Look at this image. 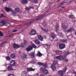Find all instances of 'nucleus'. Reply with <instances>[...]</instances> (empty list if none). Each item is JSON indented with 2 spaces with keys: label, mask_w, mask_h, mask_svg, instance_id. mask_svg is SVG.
Returning <instances> with one entry per match:
<instances>
[{
  "label": "nucleus",
  "mask_w": 76,
  "mask_h": 76,
  "mask_svg": "<svg viewBox=\"0 0 76 76\" xmlns=\"http://www.w3.org/2000/svg\"><path fill=\"white\" fill-rule=\"evenodd\" d=\"M5 9L6 11L7 12H10V11H11V13L12 15H16V13L18 12H19V9L18 8H16L15 9V11L14 10H12V9L8 8L7 7H6L5 8Z\"/></svg>",
  "instance_id": "obj_1"
},
{
  "label": "nucleus",
  "mask_w": 76,
  "mask_h": 76,
  "mask_svg": "<svg viewBox=\"0 0 76 76\" xmlns=\"http://www.w3.org/2000/svg\"><path fill=\"white\" fill-rule=\"evenodd\" d=\"M69 53H68L67 52L65 54V56H64V58L63 56L61 55L59 56H56L55 57V58L57 60H63V59H64L65 58H66V56H67V55H69Z\"/></svg>",
  "instance_id": "obj_2"
},
{
  "label": "nucleus",
  "mask_w": 76,
  "mask_h": 76,
  "mask_svg": "<svg viewBox=\"0 0 76 76\" xmlns=\"http://www.w3.org/2000/svg\"><path fill=\"white\" fill-rule=\"evenodd\" d=\"M2 24V26L5 25L6 26H10V24L9 23L6 22V21L4 20H2V21L0 22Z\"/></svg>",
  "instance_id": "obj_3"
},
{
  "label": "nucleus",
  "mask_w": 76,
  "mask_h": 76,
  "mask_svg": "<svg viewBox=\"0 0 76 76\" xmlns=\"http://www.w3.org/2000/svg\"><path fill=\"white\" fill-rule=\"evenodd\" d=\"M66 70H67V68H65L63 69V71L60 70L58 72V74H59V75L60 76H63L64 73L66 72Z\"/></svg>",
  "instance_id": "obj_4"
},
{
  "label": "nucleus",
  "mask_w": 76,
  "mask_h": 76,
  "mask_svg": "<svg viewBox=\"0 0 76 76\" xmlns=\"http://www.w3.org/2000/svg\"><path fill=\"white\" fill-rule=\"evenodd\" d=\"M40 19H40V18L39 17L37 18L36 19L33 20L29 22L28 23H27V26H29V25H30L31 24V23H32L34 22L35 20H40Z\"/></svg>",
  "instance_id": "obj_5"
},
{
  "label": "nucleus",
  "mask_w": 76,
  "mask_h": 76,
  "mask_svg": "<svg viewBox=\"0 0 76 76\" xmlns=\"http://www.w3.org/2000/svg\"><path fill=\"white\" fill-rule=\"evenodd\" d=\"M40 71H41L43 73H45V74H47L48 73V71L45 69H44L43 68L40 69Z\"/></svg>",
  "instance_id": "obj_6"
},
{
  "label": "nucleus",
  "mask_w": 76,
  "mask_h": 76,
  "mask_svg": "<svg viewBox=\"0 0 76 76\" xmlns=\"http://www.w3.org/2000/svg\"><path fill=\"white\" fill-rule=\"evenodd\" d=\"M59 48L61 50H62V49H64L65 48V44L63 43H61L59 44Z\"/></svg>",
  "instance_id": "obj_7"
},
{
  "label": "nucleus",
  "mask_w": 76,
  "mask_h": 76,
  "mask_svg": "<svg viewBox=\"0 0 76 76\" xmlns=\"http://www.w3.org/2000/svg\"><path fill=\"white\" fill-rule=\"evenodd\" d=\"M35 69H33L32 68H29L27 69V72H31L32 71H35Z\"/></svg>",
  "instance_id": "obj_8"
},
{
  "label": "nucleus",
  "mask_w": 76,
  "mask_h": 76,
  "mask_svg": "<svg viewBox=\"0 0 76 76\" xmlns=\"http://www.w3.org/2000/svg\"><path fill=\"white\" fill-rule=\"evenodd\" d=\"M32 50V47L31 46H29L28 48L26 49V50L28 52V51H30Z\"/></svg>",
  "instance_id": "obj_9"
},
{
  "label": "nucleus",
  "mask_w": 76,
  "mask_h": 76,
  "mask_svg": "<svg viewBox=\"0 0 76 76\" xmlns=\"http://www.w3.org/2000/svg\"><path fill=\"white\" fill-rule=\"evenodd\" d=\"M38 39L40 41H43V37L41 36V35H39L38 36Z\"/></svg>",
  "instance_id": "obj_10"
},
{
  "label": "nucleus",
  "mask_w": 76,
  "mask_h": 76,
  "mask_svg": "<svg viewBox=\"0 0 76 76\" xmlns=\"http://www.w3.org/2000/svg\"><path fill=\"white\" fill-rule=\"evenodd\" d=\"M13 46L15 48H18L20 47V46L17 44H13Z\"/></svg>",
  "instance_id": "obj_11"
},
{
  "label": "nucleus",
  "mask_w": 76,
  "mask_h": 76,
  "mask_svg": "<svg viewBox=\"0 0 76 76\" xmlns=\"http://www.w3.org/2000/svg\"><path fill=\"white\" fill-rule=\"evenodd\" d=\"M10 65L11 66H15V61L12 60L11 61Z\"/></svg>",
  "instance_id": "obj_12"
},
{
  "label": "nucleus",
  "mask_w": 76,
  "mask_h": 76,
  "mask_svg": "<svg viewBox=\"0 0 76 76\" xmlns=\"http://www.w3.org/2000/svg\"><path fill=\"white\" fill-rule=\"evenodd\" d=\"M31 35H36V31L34 30H32L31 31Z\"/></svg>",
  "instance_id": "obj_13"
},
{
  "label": "nucleus",
  "mask_w": 76,
  "mask_h": 76,
  "mask_svg": "<svg viewBox=\"0 0 76 76\" xmlns=\"http://www.w3.org/2000/svg\"><path fill=\"white\" fill-rule=\"evenodd\" d=\"M34 43L36 44H40V42L38 39H36L34 41Z\"/></svg>",
  "instance_id": "obj_14"
},
{
  "label": "nucleus",
  "mask_w": 76,
  "mask_h": 76,
  "mask_svg": "<svg viewBox=\"0 0 76 76\" xmlns=\"http://www.w3.org/2000/svg\"><path fill=\"white\" fill-rule=\"evenodd\" d=\"M51 68L54 71L56 70V68L54 65L52 64L51 66Z\"/></svg>",
  "instance_id": "obj_15"
},
{
  "label": "nucleus",
  "mask_w": 76,
  "mask_h": 76,
  "mask_svg": "<svg viewBox=\"0 0 76 76\" xmlns=\"http://www.w3.org/2000/svg\"><path fill=\"white\" fill-rule=\"evenodd\" d=\"M74 28H71L70 29L68 30V31H66V32L68 33L69 32H72V31H74Z\"/></svg>",
  "instance_id": "obj_16"
},
{
  "label": "nucleus",
  "mask_w": 76,
  "mask_h": 76,
  "mask_svg": "<svg viewBox=\"0 0 76 76\" xmlns=\"http://www.w3.org/2000/svg\"><path fill=\"white\" fill-rule=\"evenodd\" d=\"M7 69L9 71H12V70H13V69L10 66H8L7 68Z\"/></svg>",
  "instance_id": "obj_17"
},
{
  "label": "nucleus",
  "mask_w": 76,
  "mask_h": 76,
  "mask_svg": "<svg viewBox=\"0 0 76 76\" xmlns=\"http://www.w3.org/2000/svg\"><path fill=\"white\" fill-rule=\"evenodd\" d=\"M11 57L12 58H15L16 57V56L15 54V53H12L11 54Z\"/></svg>",
  "instance_id": "obj_18"
},
{
  "label": "nucleus",
  "mask_w": 76,
  "mask_h": 76,
  "mask_svg": "<svg viewBox=\"0 0 76 76\" xmlns=\"http://www.w3.org/2000/svg\"><path fill=\"white\" fill-rule=\"evenodd\" d=\"M27 0H23L22 1H21V3L23 4H25L26 3H27Z\"/></svg>",
  "instance_id": "obj_19"
},
{
  "label": "nucleus",
  "mask_w": 76,
  "mask_h": 76,
  "mask_svg": "<svg viewBox=\"0 0 76 76\" xmlns=\"http://www.w3.org/2000/svg\"><path fill=\"white\" fill-rule=\"evenodd\" d=\"M28 73V72L26 71H24L22 72V75H26Z\"/></svg>",
  "instance_id": "obj_20"
},
{
  "label": "nucleus",
  "mask_w": 76,
  "mask_h": 76,
  "mask_svg": "<svg viewBox=\"0 0 76 76\" xmlns=\"http://www.w3.org/2000/svg\"><path fill=\"white\" fill-rule=\"evenodd\" d=\"M37 56H38V57H41V56H42V54L40 53V52L39 51L38 52V53L37 54Z\"/></svg>",
  "instance_id": "obj_21"
},
{
  "label": "nucleus",
  "mask_w": 76,
  "mask_h": 76,
  "mask_svg": "<svg viewBox=\"0 0 76 76\" xmlns=\"http://www.w3.org/2000/svg\"><path fill=\"white\" fill-rule=\"evenodd\" d=\"M62 28L64 29H66L67 28V26H66L64 25V24H62Z\"/></svg>",
  "instance_id": "obj_22"
},
{
  "label": "nucleus",
  "mask_w": 76,
  "mask_h": 76,
  "mask_svg": "<svg viewBox=\"0 0 76 76\" xmlns=\"http://www.w3.org/2000/svg\"><path fill=\"white\" fill-rule=\"evenodd\" d=\"M24 44L26 45H28V42L26 40H24Z\"/></svg>",
  "instance_id": "obj_23"
},
{
  "label": "nucleus",
  "mask_w": 76,
  "mask_h": 76,
  "mask_svg": "<svg viewBox=\"0 0 76 76\" xmlns=\"http://www.w3.org/2000/svg\"><path fill=\"white\" fill-rule=\"evenodd\" d=\"M32 9H34V7H27L26 8V9L27 10H29V9H30L31 8Z\"/></svg>",
  "instance_id": "obj_24"
},
{
  "label": "nucleus",
  "mask_w": 76,
  "mask_h": 76,
  "mask_svg": "<svg viewBox=\"0 0 76 76\" xmlns=\"http://www.w3.org/2000/svg\"><path fill=\"white\" fill-rule=\"evenodd\" d=\"M58 26H59V25H57L56 26V31H57L58 29H59V28H58Z\"/></svg>",
  "instance_id": "obj_25"
},
{
  "label": "nucleus",
  "mask_w": 76,
  "mask_h": 76,
  "mask_svg": "<svg viewBox=\"0 0 76 76\" xmlns=\"http://www.w3.org/2000/svg\"><path fill=\"white\" fill-rule=\"evenodd\" d=\"M65 9V7H62L59 10H58V11L59 12H60L61 11V10H63V9Z\"/></svg>",
  "instance_id": "obj_26"
},
{
  "label": "nucleus",
  "mask_w": 76,
  "mask_h": 76,
  "mask_svg": "<svg viewBox=\"0 0 76 76\" xmlns=\"http://www.w3.org/2000/svg\"><path fill=\"white\" fill-rule=\"evenodd\" d=\"M51 35L52 36V38L54 39V38H55V37H56V36L55 35V34L52 33L51 34Z\"/></svg>",
  "instance_id": "obj_27"
},
{
  "label": "nucleus",
  "mask_w": 76,
  "mask_h": 76,
  "mask_svg": "<svg viewBox=\"0 0 76 76\" xmlns=\"http://www.w3.org/2000/svg\"><path fill=\"white\" fill-rule=\"evenodd\" d=\"M69 18L70 19H73L74 18V16L73 15H70L69 16Z\"/></svg>",
  "instance_id": "obj_28"
},
{
  "label": "nucleus",
  "mask_w": 76,
  "mask_h": 76,
  "mask_svg": "<svg viewBox=\"0 0 76 76\" xmlns=\"http://www.w3.org/2000/svg\"><path fill=\"white\" fill-rule=\"evenodd\" d=\"M32 46L33 48H37V46H36V45H35L34 43L32 44Z\"/></svg>",
  "instance_id": "obj_29"
},
{
  "label": "nucleus",
  "mask_w": 76,
  "mask_h": 76,
  "mask_svg": "<svg viewBox=\"0 0 76 76\" xmlns=\"http://www.w3.org/2000/svg\"><path fill=\"white\" fill-rule=\"evenodd\" d=\"M6 60H7L8 61H10V57L9 56H7L6 57Z\"/></svg>",
  "instance_id": "obj_30"
},
{
  "label": "nucleus",
  "mask_w": 76,
  "mask_h": 76,
  "mask_svg": "<svg viewBox=\"0 0 76 76\" xmlns=\"http://www.w3.org/2000/svg\"><path fill=\"white\" fill-rule=\"evenodd\" d=\"M53 65H56V64H57V61H54L53 62Z\"/></svg>",
  "instance_id": "obj_31"
},
{
  "label": "nucleus",
  "mask_w": 76,
  "mask_h": 76,
  "mask_svg": "<svg viewBox=\"0 0 76 76\" xmlns=\"http://www.w3.org/2000/svg\"><path fill=\"white\" fill-rule=\"evenodd\" d=\"M34 54H35V53H30V56H31V57H34Z\"/></svg>",
  "instance_id": "obj_32"
},
{
  "label": "nucleus",
  "mask_w": 76,
  "mask_h": 76,
  "mask_svg": "<svg viewBox=\"0 0 76 76\" xmlns=\"http://www.w3.org/2000/svg\"><path fill=\"white\" fill-rule=\"evenodd\" d=\"M61 41L63 42H67V40H64V39L61 40Z\"/></svg>",
  "instance_id": "obj_33"
},
{
  "label": "nucleus",
  "mask_w": 76,
  "mask_h": 76,
  "mask_svg": "<svg viewBox=\"0 0 76 76\" xmlns=\"http://www.w3.org/2000/svg\"><path fill=\"white\" fill-rule=\"evenodd\" d=\"M43 63H41L40 62H39L38 63V64L39 66H42V65H43Z\"/></svg>",
  "instance_id": "obj_34"
},
{
  "label": "nucleus",
  "mask_w": 76,
  "mask_h": 76,
  "mask_svg": "<svg viewBox=\"0 0 76 76\" xmlns=\"http://www.w3.org/2000/svg\"><path fill=\"white\" fill-rule=\"evenodd\" d=\"M64 62H66V63L67 62H68V61H69V60H68V59H65L64 60Z\"/></svg>",
  "instance_id": "obj_35"
},
{
  "label": "nucleus",
  "mask_w": 76,
  "mask_h": 76,
  "mask_svg": "<svg viewBox=\"0 0 76 76\" xmlns=\"http://www.w3.org/2000/svg\"><path fill=\"white\" fill-rule=\"evenodd\" d=\"M2 36H3V34L1 33V31H0V36L2 37Z\"/></svg>",
  "instance_id": "obj_36"
},
{
  "label": "nucleus",
  "mask_w": 76,
  "mask_h": 76,
  "mask_svg": "<svg viewBox=\"0 0 76 76\" xmlns=\"http://www.w3.org/2000/svg\"><path fill=\"white\" fill-rule=\"evenodd\" d=\"M59 53V50H57V51H56V54H58Z\"/></svg>",
  "instance_id": "obj_37"
},
{
  "label": "nucleus",
  "mask_w": 76,
  "mask_h": 76,
  "mask_svg": "<svg viewBox=\"0 0 76 76\" xmlns=\"http://www.w3.org/2000/svg\"><path fill=\"white\" fill-rule=\"evenodd\" d=\"M41 29H42V31H46V30H45V29L44 28H41Z\"/></svg>",
  "instance_id": "obj_38"
},
{
  "label": "nucleus",
  "mask_w": 76,
  "mask_h": 76,
  "mask_svg": "<svg viewBox=\"0 0 76 76\" xmlns=\"http://www.w3.org/2000/svg\"><path fill=\"white\" fill-rule=\"evenodd\" d=\"M37 1H38L37 0H34L33 3H37Z\"/></svg>",
  "instance_id": "obj_39"
},
{
  "label": "nucleus",
  "mask_w": 76,
  "mask_h": 76,
  "mask_svg": "<svg viewBox=\"0 0 76 76\" xmlns=\"http://www.w3.org/2000/svg\"><path fill=\"white\" fill-rule=\"evenodd\" d=\"M59 54H61L62 53V51H59Z\"/></svg>",
  "instance_id": "obj_40"
},
{
  "label": "nucleus",
  "mask_w": 76,
  "mask_h": 76,
  "mask_svg": "<svg viewBox=\"0 0 76 76\" xmlns=\"http://www.w3.org/2000/svg\"><path fill=\"white\" fill-rule=\"evenodd\" d=\"M44 67H47V64H45L43 65Z\"/></svg>",
  "instance_id": "obj_41"
},
{
  "label": "nucleus",
  "mask_w": 76,
  "mask_h": 76,
  "mask_svg": "<svg viewBox=\"0 0 76 76\" xmlns=\"http://www.w3.org/2000/svg\"><path fill=\"white\" fill-rule=\"evenodd\" d=\"M71 1V0H67V3H70Z\"/></svg>",
  "instance_id": "obj_42"
},
{
  "label": "nucleus",
  "mask_w": 76,
  "mask_h": 76,
  "mask_svg": "<svg viewBox=\"0 0 76 76\" xmlns=\"http://www.w3.org/2000/svg\"><path fill=\"white\" fill-rule=\"evenodd\" d=\"M73 73H74V74H75V75L76 74V71H73Z\"/></svg>",
  "instance_id": "obj_43"
},
{
  "label": "nucleus",
  "mask_w": 76,
  "mask_h": 76,
  "mask_svg": "<svg viewBox=\"0 0 76 76\" xmlns=\"http://www.w3.org/2000/svg\"><path fill=\"white\" fill-rule=\"evenodd\" d=\"M34 76H38V74L37 73L34 75Z\"/></svg>",
  "instance_id": "obj_44"
},
{
  "label": "nucleus",
  "mask_w": 76,
  "mask_h": 76,
  "mask_svg": "<svg viewBox=\"0 0 76 76\" xmlns=\"http://www.w3.org/2000/svg\"><path fill=\"white\" fill-rule=\"evenodd\" d=\"M13 75L12 74H9L8 76H12Z\"/></svg>",
  "instance_id": "obj_45"
},
{
  "label": "nucleus",
  "mask_w": 76,
  "mask_h": 76,
  "mask_svg": "<svg viewBox=\"0 0 76 76\" xmlns=\"http://www.w3.org/2000/svg\"><path fill=\"white\" fill-rule=\"evenodd\" d=\"M1 16L2 17H4V15H3V14H1Z\"/></svg>",
  "instance_id": "obj_46"
},
{
  "label": "nucleus",
  "mask_w": 76,
  "mask_h": 76,
  "mask_svg": "<svg viewBox=\"0 0 76 76\" xmlns=\"http://www.w3.org/2000/svg\"><path fill=\"white\" fill-rule=\"evenodd\" d=\"M2 20H1L0 21V25H1V26H3L2 25V24L0 22H1Z\"/></svg>",
  "instance_id": "obj_47"
},
{
  "label": "nucleus",
  "mask_w": 76,
  "mask_h": 76,
  "mask_svg": "<svg viewBox=\"0 0 76 76\" xmlns=\"http://www.w3.org/2000/svg\"><path fill=\"white\" fill-rule=\"evenodd\" d=\"M23 58H26V55L24 56L23 57Z\"/></svg>",
  "instance_id": "obj_48"
},
{
  "label": "nucleus",
  "mask_w": 76,
  "mask_h": 76,
  "mask_svg": "<svg viewBox=\"0 0 76 76\" xmlns=\"http://www.w3.org/2000/svg\"><path fill=\"white\" fill-rule=\"evenodd\" d=\"M17 31V30H14L13 31V32H16Z\"/></svg>",
  "instance_id": "obj_49"
},
{
  "label": "nucleus",
  "mask_w": 76,
  "mask_h": 76,
  "mask_svg": "<svg viewBox=\"0 0 76 76\" xmlns=\"http://www.w3.org/2000/svg\"><path fill=\"white\" fill-rule=\"evenodd\" d=\"M5 42L6 43L7 42L6 41H5L4 42H3L2 43V44H4V43H5Z\"/></svg>",
  "instance_id": "obj_50"
},
{
  "label": "nucleus",
  "mask_w": 76,
  "mask_h": 76,
  "mask_svg": "<svg viewBox=\"0 0 76 76\" xmlns=\"http://www.w3.org/2000/svg\"><path fill=\"white\" fill-rule=\"evenodd\" d=\"M45 46H46L47 47L48 46V45H45Z\"/></svg>",
  "instance_id": "obj_51"
},
{
  "label": "nucleus",
  "mask_w": 76,
  "mask_h": 76,
  "mask_svg": "<svg viewBox=\"0 0 76 76\" xmlns=\"http://www.w3.org/2000/svg\"><path fill=\"white\" fill-rule=\"evenodd\" d=\"M2 45V44H0V46H1Z\"/></svg>",
  "instance_id": "obj_52"
},
{
  "label": "nucleus",
  "mask_w": 76,
  "mask_h": 76,
  "mask_svg": "<svg viewBox=\"0 0 76 76\" xmlns=\"http://www.w3.org/2000/svg\"><path fill=\"white\" fill-rule=\"evenodd\" d=\"M40 76H44V75H40Z\"/></svg>",
  "instance_id": "obj_53"
},
{
  "label": "nucleus",
  "mask_w": 76,
  "mask_h": 76,
  "mask_svg": "<svg viewBox=\"0 0 76 76\" xmlns=\"http://www.w3.org/2000/svg\"><path fill=\"white\" fill-rule=\"evenodd\" d=\"M75 35H76V31L75 33Z\"/></svg>",
  "instance_id": "obj_54"
},
{
  "label": "nucleus",
  "mask_w": 76,
  "mask_h": 76,
  "mask_svg": "<svg viewBox=\"0 0 76 76\" xmlns=\"http://www.w3.org/2000/svg\"><path fill=\"white\" fill-rule=\"evenodd\" d=\"M61 5H62V4H63V3H61Z\"/></svg>",
  "instance_id": "obj_55"
},
{
  "label": "nucleus",
  "mask_w": 76,
  "mask_h": 76,
  "mask_svg": "<svg viewBox=\"0 0 76 76\" xmlns=\"http://www.w3.org/2000/svg\"><path fill=\"white\" fill-rule=\"evenodd\" d=\"M74 76H76V74H75V75Z\"/></svg>",
  "instance_id": "obj_56"
},
{
  "label": "nucleus",
  "mask_w": 76,
  "mask_h": 76,
  "mask_svg": "<svg viewBox=\"0 0 76 76\" xmlns=\"http://www.w3.org/2000/svg\"><path fill=\"white\" fill-rule=\"evenodd\" d=\"M0 18H1V16H0Z\"/></svg>",
  "instance_id": "obj_57"
}]
</instances>
